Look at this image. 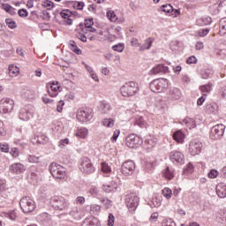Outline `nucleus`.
I'll use <instances>...</instances> for the list:
<instances>
[{
    "label": "nucleus",
    "instance_id": "obj_52",
    "mask_svg": "<svg viewBox=\"0 0 226 226\" xmlns=\"http://www.w3.org/2000/svg\"><path fill=\"white\" fill-rule=\"evenodd\" d=\"M208 177L210 179H215L216 177H218V170H211L209 172H208Z\"/></svg>",
    "mask_w": 226,
    "mask_h": 226
},
{
    "label": "nucleus",
    "instance_id": "obj_8",
    "mask_svg": "<svg viewBox=\"0 0 226 226\" xmlns=\"http://www.w3.org/2000/svg\"><path fill=\"white\" fill-rule=\"evenodd\" d=\"M15 107V102L11 98H4L0 101V113L10 114Z\"/></svg>",
    "mask_w": 226,
    "mask_h": 226
},
{
    "label": "nucleus",
    "instance_id": "obj_45",
    "mask_svg": "<svg viewBox=\"0 0 226 226\" xmlns=\"http://www.w3.org/2000/svg\"><path fill=\"white\" fill-rule=\"evenodd\" d=\"M37 142L39 144H47L49 142V138L45 134H41L37 137Z\"/></svg>",
    "mask_w": 226,
    "mask_h": 226
},
{
    "label": "nucleus",
    "instance_id": "obj_30",
    "mask_svg": "<svg viewBox=\"0 0 226 226\" xmlns=\"http://www.w3.org/2000/svg\"><path fill=\"white\" fill-rule=\"evenodd\" d=\"M219 34H226V18H223L220 20L219 24Z\"/></svg>",
    "mask_w": 226,
    "mask_h": 226
},
{
    "label": "nucleus",
    "instance_id": "obj_61",
    "mask_svg": "<svg viewBox=\"0 0 226 226\" xmlns=\"http://www.w3.org/2000/svg\"><path fill=\"white\" fill-rule=\"evenodd\" d=\"M18 15H19V17L25 18V17H27V15H29V13L27 12V10H26V9H20V10L18 11Z\"/></svg>",
    "mask_w": 226,
    "mask_h": 226
},
{
    "label": "nucleus",
    "instance_id": "obj_24",
    "mask_svg": "<svg viewBox=\"0 0 226 226\" xmlns=\"http://www.w3.org/2000/svg\"><path fill=\"white\" fill-rule=\"evenodd\" d=\"M37 218L39 222H42L43 223H49V222L52 220V217L50 216V215H49L46 212H43L41 215H39Z\"/></svg>",
    "mask_w": 226,
    "mask_h": 226
},
{
    "label": "nucleus",
    "instance_id": "obj_22",
    "mask_svg": "<svg viewBox=\"0 0 226 226\" xmlns=\"http://www.w3.org/2000/svg\"><path fill=\"white\" fill-rule=\"evenodd\" d=\"M173 139L177 144H183L185 142V133L178 130L173 133Z\"/></svg>",
    "mask_w": 226,
    "mask_h": 226
},
{
    "label": "nucleus",
    "instance_id": "obj_59",
    "mask_svg": "<svg viewBox=\"0 0 226 226\" xmlns=\"http://www.w3.org/2000/svg\"><path fill=\"white\" fill-rule=\"evenodd\" d=\"M89 192L91 193V195H94V197H96V195L100 194V190H98V187L93 186L90 188Z\"/></svg>",
    "mask_w": 226,
    "mask_h": 226
},
{
    "label": "nucleus",
    "instance_id": "obj_43",
    "mask_svg": "<svg viewBox=\"0 0 226 226\" xmlns=\"http://www.w3.org/2000/svg\"><path fill=\"white\" fill-rule=\"evenodd\" d=\"M162 195L166 199H171L172 198V190H170V188H169V187H165L162 190Z\"/></svg>",
    "mask_w": 226,
    "mask_h": 226
},
{
    "label": "nucleus",
    "instance_id": "obj_28",
    "mask_svg": "<svg viewBox=\"0 0 226 226\" xmlns=\"http://www.w3.org/2000/svg\"><path fill=\"white\" fill-rule=\"evenodd\" d=\"M183 123L188 126V128H197V123L193 118L186 117L183 120Z\"/></svg>",
    "mask_w": 226,
    "mask_h": 226
},
{
    "label": "nucleus",
    "instance_id": "obj_48",
    "mask_svg": "<svg viewBox=\"0 0 226 226\" xmlns=\"http://www.w3.org/2000/svg\"><path fill=\"white\" fill-rule=\"evenodd\" d=\"M42 6L47 10H52V8H54V3H52L50 0H46L42 3Z\"/></svg>",
    "mask_w": 226,
    "mask_h": 226
},
{
    "label": "nucleus",
    "instance_id": "obj_42",
    "mask_svg": "<svg viewBox=\"0 0 226 226\" xmlns=\"http://www.w3.org/2000/svg\"><path fill=\"white\" fill-rule=\"evenodd\" d=\"M5 23L10 29H16L17 22L13 21L12 19H6Z\"/></svg>",
    "mask_w": 226,
    "mask_h": 226
},
{
    "label": "nucleus",
    "instance_id": "obj_14",
    "mask_svg": "<svg viewBox=\"0 0 226 226\" xmlns=\"http://www.w3.org/2000/svg\"><path fill=\"white\" fill-rule=\"evenodd\" d=\"M122 174L124 176H132L135 171V162L133 161H126L122 164Z\"/></svg>",
    "mask_w": 226,
    "mask_h": 226
},
{
    "label": "nucleus",
    "instance_id": "obj_51",
    "mask_svg": "<svg viewBox=\"0 0 226 226\" xmlns=\"http://www.w3.org/2000/svg\"><path fill=\"white\" fill-rule=\"evenodd\" d=\"M200 21L202 22V26H209V24L213 22V19H211V17H207L202 18L201 19H200Z\"/></svg>",
    "mask_w": 226,
    "mask_h": 226
},
{
    "label": "nucleus",
    "instance_id": "obj_62",
    "mask_svg": "<svg viewBox=\"0 0 226 226\" xmlns=\"http://www.w3.org/2000/svg\"><path fill=\"white\" fill-rule=\"evenodd\" d=\"M186 63L187 64H197V57H195V56H192L186 60Z\"/></svg>",
    "mask_w": 226,
    "mask_h": 226
},
{
    "label": "nucleus",
    "instance_id": "obj_39",
    "mask_svg": "<svg viewBox=\"0 0 226 226\" xmlns=\"http://www.w3.org/2000/svg\"><path fill=\"white\" fill-rule=\"evenodd\" d=\"M163 177L166 179H173L174 178V173H172V171L170 170V169L169 167L166 168V170L163 171Z\"/></svg>",
    "mask_w": 226,
    "mask_h": 226
},
{
    "label": "nucleus",
    "instance_id": "obj_12",
    "mask_svg": "<svg viewBox=\"0 0 226 226\" xmlns=\"http://www.w3.org/2000/svg\"><path fill=\"white\" fill-rule=\"evenodd\" d=\"M79 169H80L81 172H84L85 174H91V173L94 172V167L93 166L91 160L87 157H84L81 160Z\"/></svg>",
    "mask_w": 226,
    "mask_h": 226
},
{
    "label": "nucleus",
    "instance_id": "obj_15",
    "mask_svg": "<svg viewBox=\"0 0 226 226\" xmlns=\"http://www.w3.org/2000/svg\"><path fill=\"white\" fill-rule=\"evenodd\" d=\"M200 151H202V142L198 139L190 142L189 153H191L192 156H197V154H200Z\"/></svg>",
    "mask_w": 226,
    "mask_h": 226
},
{
    "label": "nucleus",
    "instance_id": "obj_44",
    "mask_svg": "<svg viewBox=\"0 0 226 226\" xmlns=\"http://www.w3.org/2000/svg\"><path fill=\"white\" fill-rule=\"evenodd\" d=\"M60 16L62 19H70V17H72V11L64 9L62 11H60Z\"/></svg>",
    "mask_w": 226,
    "mask_h": 226
},
{
    "label": "nucleus",
    "instance_id": "obj_26",
    "mask_svg": "<svg viewBox=\"0 0 226 226\" xmlns=\"http://www.w3.org/2000/svg\"><path fill=\"white\" fill-rule=\"evenodd\" d=\"M69 215H70V216H72V218H74V220H80V218H82L80 210L77 207H74L72 209V211L69 213Z\"/></svg>",
    "mask_w": 226,
    "mask_h": 226
},
{
    "label": "nucleus",
    "instance_id": "obj_1",
    "mask_svg": "<svg viewBox=\"0 0 226 226\" xmlns=\"http://www.w3.org/2000/svg\"><path fill=\"white\" fill-rule=\"evenodd\" d=\"M50 206L55 211H68L70 209V202L63 196L51 197Z\"/></svg>",
    "mask_w": 226,
    "mask_h": 226
},
{
    "label": "nucleus",
    "instance_id": "obj_37",
    "mask_svg": "<svg viewBox=\"0 0 226 226\" xmlns=\"http://www.w3.org/2000/svg\"><path fill=\"white\" fill-rule=\"evenodd\" d=\"M103 126H106V128H112L114 126V119L112 118H104L102 120Z\"/></svg>",
    "mask_w": 226,
    "mask_h": 226
},
{
    "label": "nucleus",
    "instance_id": "obj_29",
    "mask_svg": "<svg viewBox=\"0 0 226 226\" xmlns=\"http://www.w3.org/2000/svg\"><path fill=\"white\" fill-rule=\"evenodd\" d=\"M112 108L110 107V104L106 102H102L101 103V112L102 114H109V112H110V109Z\"/></svg>",
    "mask_w": 226,
    "mask_h": 226
},
{
    "label": "nucleus",
    "instance_id": "obj_19",
    "mask_svg": "<svg viewBox=\"0 0 226 226\" xmlns=\"http://www.w3.org/2000/svg\"><path fill=\"white\" fill-rule=\"evenodd\" d=\"M9 170L11 174H22L26 170V166L20 162H16L10 166Z\"/></svg>",
    "mask_w": 226,
    "mask_h": 226
},
{
    "label": "nucleus",
    "instance_id": "obj_7",
    "mask_svg": "<svg viewBox=\"0 0 226 226\" xmlns=\"http://www.w3.org/2000/svg\"><path fill=\"white\" fill-rule=\"evenodd\" d=\"M77 119L81 123H87L93 119V109L80 108L77 111Z\"/></svg>",
    "mask_w": 226,
    "mask_h": 226
},
{
    "label": "nucleus",
    "instance_id": "obj_55",
    "mask_svg": "<svg viewBox=\"0 0 226 226\" xmlns=\"http://www.w3.org/2000/svg\"><path fill=\"white\" fill-rule=\"evenodd\" d=\"M102 172L109 174V172H110L111 169H110V166H109V164H107L106 162H102Z\"/></svg>",
    "mask_w": 226,
    "mask_h": 226
},
{
    "label": "nucleus",
    "instance_id": "obj_27",
    "mask_svg": "<svg viewBox=\"0 0 226 226\" xmlns=\"http://www.w3.org/2000/svg\"><path fill=\"white\" fill-rule=\"evenodd\" d=\"M216 220L219 223L226 222V210H221L216 214Z\"/></svg>",
    "mask_w": 226,
    "mask_h": 226
},
{
    "label": "nucleus",
    "instance_id": "obj_49",
    "mask_svg": "<svg viewBox=\"0 0 226 226\" xmlns=\"http://www.w3.org/2000/svg\"><path fill=\"white\" fill-rule=\"evenodd\" d=\"M162 226H176V222L172 219H166L162 221Z\"/></svg>",
    "mask_w": 226,
    "mask_h": 226
},
{
    "label": "nucleus",
    "instance_id": "obj_4",
    "mask_svg": "<svg viewBox=\"0 0 226 226\" xmlns=\"http://www.w3.org/2000/svg\"><path fill=\"white\" fill-rule=\"evenodd\" d=\"M23 213H33L36 209V203L29 196L23 197L19 201Z\"/></svg>",
    "mask_w": 226,
    "mask_h": 226
},
{
    "label": "nucleus",
    "instance_id": "obj_38",
    "mask_svg": "<svg viewBox=\"0 0 226 226\" xmlns=\"http://www.w3.org/2000/svg\"><path fill=\"white\" fill-rule=\"evenodd\" d=\"M161 10L165 13H172V11H174V7H172L170 4H168L162 5Z\"/></svg>",
    "mask_w": 226,
    "mask_h": 226
},
{
    "label": "nucleus",
    "instance_id": "obj_20",
    "mask_svg": "<svg viewBox=\"0 0 226 226\" xmlns=\"http://www.w3.org/2000/svg\"><path fill=\"white\" fill-rule=\"evenodd\" d=\"M152 75H158V73H169V67L163 64H158L151 70Z\"/></svg>",
    "mask_w": 226,
    "mask_h": 226
},
{
    "label": "nucleus",
    "instance_id": "obj_5",
    "mask_svg": "<svg viewBox=\"0 0 226 226\" xmlns=\"http://www.w3.org/2000/svg\"><path fill=\"white\" fill-rule=\"evenodd\" d=\"M125 204L130 213H135L139 207V196L137 193H129L125 196Z\"/></svg>",
    "mask_w": 226,
    "mask_h": 226
},
{
    "label": "nucleus",
    "instance_id": "obj_31",
    "mask_svg": "<svg viewBox=\"0 0 226 226\" xmlns=\"http://www.w3.org/2000/svg\"><path fill=\"white\" fill-rule=\"evenodd\" d=\"M215 73V72L213 71V69H205L203 71H201V77L202 79H211V77H213V74Z\"/></svg>",
    "mask_w": 226,
    "mask_h": 226
},
{
    "label": "nucleus",
    "instance_id": "obj_40",
    "mask_svg": "<svg viewBox=\"0 0 226 226\" xmlns=\"http://www.w3.org/2000/svg\"><path fill=\"white\" fill-rule=\"evenodd\" d=\"M107 17L111 22H117V16L114 11H109L107 12Z\"/></svg>",
    "mask_w": 226,
    "mask_h": 226
},
{
    "label": "nucleus",
    "instance_id": "obj_57",
    "mask_svg": "<svg viewBox=\"0 0 226 226\" xmlns=\"http://www.w3.org/2000/svg\"><path fill=\"white\" fill-rule=\"evenodd\" d=\"M0 151H2V153H8L10 151V146H8V144L0 143Z\"/></svg>",
    "mask_w": 226,
    "mask_h": 226
},
{
    "label": "nucleus",
    "instance_id": "obj_46",
    "mask_svg": "<svg viewBox=\"0 0 226 226\" xmlns=\"http://www.w3.org/2000/svg\"><path fill=\"white\" fill-rule=\"evenodd\" d=\"M193 172V164L192 162H189L185 169H184V174L185 176H188V174H192Z\"/></svg>",
    "mask_w": 226,
    "mask_h": 226
},
{
    "label": "nucleus",
    "instance_id": "obj_34",
    "mask_svg": "<svg viewBox=\"0 0 226 226\" xmlns=\"http://www.w3.org/2000/svg\"><path fill=\"white\" fill-rule=\"evenodd\" d=\"M207 111L209 114H216V112H218V105H216V104L207 105Z\"/></svg>",
    "mask_w": 226,
    "mask_h": 226
},
{
    "label": "nucleus",
    "instance_id": "obj_25",
    "mask_svg": "<svg viewBox=\"0 0 226 226\" xmlns=\"http://www.w3.org/2000/svg\"><path fill=\"white\" fill-rule=\"evenodd\" d=\"M153 45V38L149 37L145 41V44H140L139 50L142 52L144 50H149Z\"/></svg>",
    "mask_w": 226,
    "mask_h": 226
},
{
    "label": "nucleus",
    "instance_id": "obj_53",
    "mask_svg": "<svg viewBox=\"0 0 226 226\" xmlns=\"http://www.w3.org/2000/svg\"><path fill=\"white\" fill-rule=\"evenodd\" d=\"M2 9L7 11V13H11V11H13V7L8 4H3Z\"/></svg>",
    "mask_w": 226,
    "mask_h": 226
},
{
    "label": "nucleus",
    "instance_id": "obj_54",
    "mask_svg": "<svg viewBox=\"0 0 226 226\" xmlns=\"http://www.w3.org/2000/svg\"><path fill=\"white\" fill-rule=\"evenodd\" d=\"M3 192H6V180L0 179V195Z\"/></svg>",
    "mask_w": 226,
    "mask_h": 226
},
{
    "label": "nucleus",
    "instance_id": "obj_60",
    "mask_svg": "<svg viewBox=\"0 0 226 226\" xmlns=\"http://www.w3.org/2000/svg\"><path fill=\"white\" fill-rule=\"evenodd\" d=\"M63 107H64V101L60 100L56 105L57 112H63Z\"/></svg>",
    "mask_w": 226,
    "mask_h": 226
},
{
    "label": "nucleus",
    "instance_id": "obj_63",
    "mask_svg": "<svg viewBox=\"0 0 226 226\" xmlns=\"http://www.w3.org/2000/svg\"><path fill=\"white\" fill-rule=\"evenodd\" d=\"M73 6L76 10H84V2H76Z\"/></svg>",
    "mask_w": 226,
    "mask_h": 226
},
{
    "label": "nucleus",
    "instance_id": "obj_3",
    "mask_svg": "<svg viewBox=\"0 0 226 226\" xmlns=\"http://www.w3.org/2000/svg\"><path fill=\"white\" fill-rule=\"evenodd\" d=\"M167 87H169V79H154L150 83V89L153 93H163Z\"/></svg>",
    "mask_w": 226,
    "mask_h": 226
},
{
    "label": "nucleus",
    "instance_id": "obj_50",
    "mask_svg": "<svg viewBox=\"0 0 226 226\" xmlns=\"http://www.w3.org/2000/svg\"><path fill=\"white\" fill-rule=\"evenodd\" d=\"M28 162L30 163H40V157H38L36 155H29Z\"/></svg>",
    "mask_w": 226,
    "mask_h": 226
},
{
    "label": "nucleus",
    "instance_id": "obj_35",
    "mask_svg": "<svg viewBox=\"0 0 226 226\" xmlns=\"http://www.w3.org/2000/svg\"><path fill=\"white\" fill-rule=\"evenodd\" d=\"M200 89L201 93H211V90L213 89V84L208 83L207 85H202L201 87H200Z\"/></svg>",
    "mask_w": 226,
    "mask_h": 226
},
{
    "label": "nucleus",
    "instance_id": "obj_64",
    "mask_svg": "<svg viewBox=\"0 0 226 226\" xmlns=\"http://www.w3.org/2000/svg\"><path fill=\"white\" fill-rule=\"evenodd\" d=\"M11 154L13 158H18V156L19 154V148H17V147L11 148Z\"/></svg>",
    "mask_w": 226,
    "mask_h": 226
},
{
    "label": "nucleus",
    "instance_id": "obj_23",
    "mask_svg": "<svg viewBox=\"0 0 226 226\" xmlns=\"http://www.w3.org/2000/svg\"><path fill=\"white\" fill-rule=\"evenodd\" d=\"M81 226H98V219L96 217L86 218Z\"/></svg>",
    "mask_w": 226,
    "mask_h": 226
},
{
    "label": "nucleus",
    "instance_id": "obj_2",
    "mask_svg": "<svg viewBox=\"0 0 226 226\" xmlns=\"http://www.w3.org/2000/svg\"><path fill=\"white\" fill-rule=\"evenodd\" d=\"M120 92L124 98L135 96L139 93V84L135 81H129L120 87Z\"/></svg>",
    "mask_w": 226,
    "mask_h": 226
},
{
    "label": "nucleus",
    "instance_id": "obj_36",
    "mask_svg": "<svg viewBox=\"0 0 226 226\" xmlns=\"http://www.w3.org/2000/svg\"><path fill=\"white\" fill-rule=\"evenodd\" d=\"M145 169L146 170H154V162L151 161V159H147L145 162Z\"/></svg>",
    "mask_w": 226,
    "mask_h": 226
},
{
    "label": "nucleus",
    "instance_id": "obj_10",
    "mask_svg": "<svg viewBox=\"0 0 226 226\" xmlns=\"http://www.w3.org/2000/svg\"><path fill=\"white\" fill-rule=\"evenodd\" d=\"M34 114V108L32 105H26L19 110V117L21 121H29Z\"/></svg>",
    "mask_w": 226,
    "mask_h": 226
},
{
    "label": "nucleus",
    "instance_id": "obj_17",
    "mask_svg": "<svg viewBox=\"0 0 226 226\" xmlns=\"http://www.w3.org/2000/svg\"><path fill=\"white\" fill-rule=\"evenodd\" d=\"M170 159L173 162V163H180L181 165L185 163V155H183L181 152L172 151L170 154Z\"/></svg>",
    "mask_w": 226,
    "mask_h": 226
},
{
    "label": "nucleus",
    "instance_id": "obj_56",
    "mask_svg": "<svg viewBox=\"0 0 226 226\" xmlns=\"http://www.w3.org/2000/svg\"><path fill=\"white\" fill-rule=\"evenodd\" d=\"M159 216L160 215L157 212H154L152 213L149 221L151 222V223H154V222L158 221Z\"/></svg>",
    "mask_w": 226,
    "mask_h": 226
},
{
    "label": "nucleus",
    "instance_id": "obj_41",
    "mask_svg": "<svg viewBox=\"0 0 226 226\" xmlns=\"http://www.w3.org/2000/svg\"><path fill=\"white\" fill-rule=\"evenodd\" d=\"M19 73V68L15 65H10L9 66V76L10 77H15Z\"/></svg>",
    "mask_w": 226,
    "mask_h": 226
},
{
    "label": "nucleus",
    "instance_id": "obj_18",
    "mask_svg": "<svg viewBox=\"0 0 226 226\" xmlns=\"http://www.w3.org/2000/svg\"><path fill=\"white\" fill-rule=\"evenodd\" d=\"M182 96L181 90L179 88L172 87L168 92V99L171 102L180 100Z\"/></svg>",
    "mask_w": 226,
    "mask_h": 226
},
{
    "label": "nucleus",
    "instance_id": "obj_58",
    "mask_svg": "<svg viewBox=\"0 0 226 226\" xmlns=\"http://www.w3.org/2000/svg\"><path fill=\"white\" fill-rule=\"evenodd\" d=\"M114 222H116V217H114V215L109 214L108 217V226H114Z\"/></svg>",
    "mask_w": 226,
    "mask_h": 226
},
{
    "label": "nucleus",
    "instance_id": "obj_13",
    "mask_svg": "<svg viewBox=\"0 0 226 226\" xmlns=\"http://www.w3.org/2000/svg\"><path fill=\"white\" fill-rule=\"evenodd\" d=\"M93 26H94V19H88L85 20L84 24H79V29L84 34H87V33H95L96 28L93 27Z\"/></svg>",
    "mask_w": 226,
    "mask_h": 226
},
{
    "label": "nucleus",
    "instance_id": "obj_11",
    "mask_svg": "<svg viewBox=\"0 0 226 226\" xmlns=\"http://www.w3.org/2000/svg\"><path fill=\"white\" fill-rule=\"evenodd\" d=\"M125 144L127 147L133 149L142 144V139H140V138L135 134H130L125 138Z\"/></svg>",
    "mask_w": 226,
    "mask_h": 226
},
{
    "label": "nucleus",
    "instance_id": "obj_16",
    "mask_svg": "<svg viewBox=\"0 0 226 226\" xmlns=\"http://www.w3.org/2000/svg\"><path fill=\"white\" fill-rule=\"evenodd\" d=\"M119 186V179L116 178L103 185L102 190L106 192V193H112V192H117V188Z\"/></svg>",
    "mask_w": 226,
    "mask_h": 226
},
{
    "label": "nucleus",
    "instance_id": "obj_9",
    "mask_svg": "<svg viewBox=\"0 0 226 226\" xmlns=\"http://www.w3.org/2000/svg\"><path fill=\"white\" fill-rule=\"evenodd\" d=\"M225 133V125L222 124H216L211 128L210 131V139L212 140H220Z\"/></svg>",
    "mask_w": 226,
    "mask_h": 226
},
{
    "label": "nucleus",
    "instance_id": "obj_47",
    "mask_svg": "<svg viewBox=\"0 0 226 226\" xmlns=\"http://www.w3.org/2000/svg\"><path fill=\"white\" fill-rule=\"evenodd\" d=\"M112 49L115 50V52H123L124 50V44L118 43L112 46Z\"/></svg>",
    "mask_w": 226,
    "mask_h": 226
},
{
    "label": "nucleus",
    "instance_id": "obj_6",
    "mask_svg": "<svg viewBox=\"0 0 226 226\" xmlns=\"http://www.w3.org/2000/svg\"><path fill=\"white\" fill-rule=\"evenodd\" d=\"M49 172L56 179H63L66 176V168L57 164L56 162H52L49 165Z\"/></svg>",
    "mask_w": 226,
    "mask_h": 226
},
{
    "label": "nucleus",
    "instance_id": "obj_32",
    "mask_svg": "<svg viewBox=\"0 0 226 226\" xmlns=\"http://www.w3.org/2000/svg\"><path fill=\"white\" fill-rule=\"evenodd\" d=\"M134 124L140 128H146V121L144 120V117L140 116L135 117Z\"/></svg>",
    "mask_w": 226,
    "mask_h": 226
},
{
    "label": "nucleus",
    "instance_id": "obj_33",
    "mask_svg": "<svg viewBox=\"0 0 226 226\" xmlns=\"http://www.w3.org/2000/svg\"><path fill=\"white\" fill-rule=\"evenodd\" d=\"M89 130H87V128H81L77 132L76 136L79 137V139H86Z\"/></svg>",
    "mask_w": 226,
    "mask_h": 226
},
{
    "label": "nucleus",
    "instance_id": "obj_21",
    "mask_svg": "<svg viewBox=\"0 0 226 226\" xmlns=\"http://www.w3.org/2000/svg\"><path fill=\"white\" fill-rule=\"evenodd\" d=\"M216 193L220 199H225L226 197V185L220 183L216 185Z\"/></svg>",
    "mask_w": 226,
    "mask_h": 226
}]
</instances>
